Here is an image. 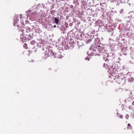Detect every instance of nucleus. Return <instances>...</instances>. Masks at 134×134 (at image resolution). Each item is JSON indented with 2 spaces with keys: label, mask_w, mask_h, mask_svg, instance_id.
<instances>
[{
  "label": "nucleus",
  "mask_w": 134,
  "mask_h": 134,
  "mask_svg": "<svg viewBox=\"0 0 134 134\" xmlns=\"http://www.w3.org/2000/svg\"><path fill=\"white\" fill-rule=\"evenodd\" d=\"M46 52H47V55H48V56H50L52 54V53L51 51L49 50H48L47 51H46Z\"/></svg>",
  "instance_id": "nucleus-1"
},
{
  "label": "nucleus",
  "mask_w": 134,
  "mask_h": 134,
  "mask_svg": "<svg viewBox=\"0 0 134 134\" xmlns=\"http://www.w3.org/2000/svg\"><path fill=\"white\" fill-rule=\"evenodd\" d=\"M132 126L130 124H127V128L128 129H132Z\"/></svg>",
  "instance_id": "nucleus-2"
},
{
  "label": "nucleus",
  "mask_w": 134,
  "mask_h": 134,
  "mask_svg": "<svg viewBox=\"0 0 134 134\" xmlns=\"http://www.w3.org/2000/svg\"><path fill=\"white\" fill-rule=\"evenodd\" d=\"M54 20L56 23L57 24H58L59 21V20L56 18H55Z\"/></svg>",
  "instance_id": "nucleus-3"
},
{
  "label": "nucleus",
  "mask_w": 134,
  "mask_h": 134,
  "mask_svg": "<svg viewBox=\"0 0 134 134\" xmlns=\"http://www.w3.org/2000/svg\"><path fill=\"white\" fill-rule=\"evenodd\" d=\"M23 47L26 49L28 48L27 45L26 43H24L23 45Z\"/></svg>",
  "instance_id": "nucleus-4"
},
{
  "label": "nucleus",
  "mask_w": 134,
  "mask_h": 134,
  "mask_svg": "<svg viewBox=\"0 0 134 134\" xmlns=\"http://www.w3.org/2000/svg\"><path fill=\"white\" fill-rule=\"evenodd\" d=\"M32 37L30 35H29L28 37V39L29 40H31L32 39Z\"/></svg>",
  "instance_id": "nucleus-5"
},
{
  "label": "nucleus",
  "mask_w": 134,
  "mask_h": 134,
  "mask_svg": "<svg viewBox=\"0 0 134 134\" xmlns=\"http://www.w3.org/2000/svg\"><path fill=\"white\" fill-rule=\"evenodd\" d=\"M126 118L127 119H128V117H129V116L128 115H126L125 116Z\"/></svg>",
  "instance_id": "nucleus-6"
},
{
  "label": "nucleus",
  "mask_w": 134,
  "mask_h": 134,
  "mask_svg": "<svg viewBox=\"0 0 134 134\" xmlns=\"http://www.w3.org/2000/svg\"><path fill=\"white\" fill-rule=\"evenodd\" d=\"M92 41V39H90L88 41H87V42H90Z\"/></svg>",
  "instance_id": "nucleus-7"
},
{
  "label": "nucleus",
  "mask_w": 134,
  "mask_h": 134,
  "mask_svg": "<svg viewBox=\"0 0 134 134\" xmlns=\"http://www.w3.org/2000/svg\"><path fill=\"white\" fill-rule=\"evenodd\" d=\"M36 13V11H35L34 12H32V13H34H34Z\"/></svg>",
  "instance_id": "nucleus-8"
},
{
  "label": "nucleus",
  "mask_w": 134,
  "mask_h": 134,
  "mask_svg": "<svg viewBox=\"0 0 134 134\" xmlns=\"http://www.w3.org/2000/svg\"><path fill=\"white\" fill-rule=\"evenodd\" d=\"M132 104L134 106V101L132 103Z\"/></svg>",
  "instance_id": "nucleus-9"
},
{
  "label": "nucleus",
  "mask_w": 134,
  "mask_h": 134,
  "mask_svg": "<svg viewBox=\"0 0 134 134\" xmlns=\"http://www.w3.org/2000/svg\"><path fill=\"white\" fill-rule=\"evenodd\" d=\"M56 27V25H54L53 26V27H55H55Z\"/></svg>",
  "instance_id": "nucleus-10"
}]
</instances>
